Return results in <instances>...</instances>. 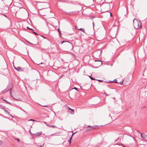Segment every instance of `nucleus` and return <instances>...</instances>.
Masks as SVG:
<instances>
[{
	"instance_id": "obj_22",
	"label": "nucleus",
	"mask_w": 147,
	"mask_h": 147,
	"mask_svg": "<svg viewBox=\"0 0 147 147\" xmlns=\"http://www.w3.org/2000/svg\"><path fill=\"white\" fill-rule=\"evenodd\" d=\"M90 78L92 80H95V79H94L93 78H92V77H91V76H90Z\"/></svg>"
},
{
	"instance_id": "obj_30",
	"label": "nucleus",
	"mask_w": 147,
	"mask_h": 147,
	"mask_svg": "<svg viewBox=\"0 0 147 147\" xmlns=\"http://www.w3.org/2000/svg\"><path fill=\"white\" fill-rule=\"evenodd\" d=\"M34 32L35 34H36V35H37V33L35 32Z\"/></svg>"
},
{
	"instance_id": "obj_14",
	"label": "nucleus",
	"mask_w": 147,
	"mask_h": 147,
	"mask_svg": "<svg viewBox=\"0 0 147 147\" xmlns=\"http://www.w3.org/2000/svg\"><path fill=\"white\" fill-rule=\"evenodd\" d=\"M79 30H80L82 31L83 32H84V29H82V28H80L79 29Z\"/></svg>"
},
{
	"instance_id": "obj_24",
	"label": "nucleus",
	"mask_w": 147,
	"mask_h": 147,
	"mask_svg": "<svg viewBox=\"0 0 147 147\" xmlns=\"http://www.w3.org/2000/svg\"><path fill=\"white\" fill-rule=\"evenodd\" d=\"M27 28L28 29H30V30H33L32 29H30V28H29L28 27H27Z\"/></svg>"
},
{
	"instance_id": "obj_17",
	"label": "nucleus",
	"mask_w": 147,
	"mask_h": 147,
	"mask_svg": "<svg viewBox=\"0 0 147 147\" xmlns=\"http://www.w3.org/2000/svg\"><path fill=\"white\" fill-rule=\"evenodd\" d=\"M75 28L76 29L78 30H79V29H80V28H79L78 27V26H75Z\"/></svg>"
},
{
	"instance_id": "obj_4",
	"label": "nucleus",
	"mask_w": 147,
	"mask_h": 147,
	"mask_svg": "<svg viewBox=\"0 0 147 147\" xmlns=\"http://www.w3.org/2000/svg\"><path fill=\"white\" fill-rule=\"evenodd\" d=\"M61 44L64 47L67 48H68L69 47L71 46V43L67 41H63Z\"/></svg>"
},
{
	"instance_id": "obj_8",
	"label": "nucleus",
	"mask_w": 147,
	"mask_h": 147,
	"mask_svg": "<svg viewBox=\"0 0 147 147\" xmlns=\"http://www.w3.org/2000/svg\"><path fill=\"white\" fill-rule=\"evenodd\" d=\"M68 108L69 110V112H70V113L71 114H74V110L71 109L69 107Z\"/></svg>"
},
{
	"instance_id": "obj_15",
	"label": "nucleus",
	"mask_w": 147,
	"mask_h": 147,
	"mask_svg": "<svg viewBox=\"0 0 147 147\" xmlns=\"http://www.w3.org/2000/svg\"><path fill=\"white\" fill-rule=\"evenodd\" d=\"M112 82H113V83H117V80H116V79H115L114 80V81Z\"/></svg>"
},
{
	"instance_id": "obj_23",
	"label": "nucleus",
	"mask_w": 147,
	"mask_h": 147,
	"mask_svg": "<svg viewBox=\"0 0 147 147\" xmlns=\"http://www.w3.org/2000/svg\"><path fill=\"white\" fill-rule=\"evenodd\" d=\"M88 127H92V128H94H94L93 127H92V126H88Z\"/></svg>"
},
{
	"instance_id": "obj_21",
	"label": "nucleus",
	"mask_w": 147,
	"mask_h": 147,
	"mask_svg": "<svg viewBox=\"0 0 147 147\" xmlns=\"http://www.w3.org/2000/svg\"><path fill=\"white\" fill-rule=\"evenodd\" d=\"M15 139L16 140H17V141H18V142H20V140L19 139H18V138H17V139L15 138Z\"/></svg>"
},
{
	"instance_id": "obj_6",
	"label": "nucleus",
	"mask_w": 147,
	"mask_h": 147,
	"mask_svg": "<svg viewBox=\"0 0 147 147\" xmlns=\"http://www.w3.org/2000/svg\"><path fill=\"white\" fill-rule=\"evenodd\" d=\"M45 5V4L44 3H42L40 4V9H45V6H43Z\"/></svg>"
},
{
	"instance_id": "obj_13",
	"label": "nucleus",
	"mask_w": 147,
	"mask_h": 147,
	"mask_svg": "<svg viewBox=\"0 0 147 147\" xmlns=\"http://www.w3.org/2000/svg\"><path fill=\"white\" fill-rule=\"evenodd\" d=\"M76 133H76H74V134H72V136H71V138H70V140H69V144H71V138H72V137L73 136V135H74V134H75Z\"/></svg>"
},
{
	"instance_id": "obj_11",
	"label": "nucleus",
	"mask_w": 147,
	"mask_h": 147,
	"mask_svg": "<svg viewBox=\"0 0 147 147\" xmlns=\"http://www.w3.org/2000/svg\"><path fill=\"white\" fill-rule=\"evenodd\" d=\"M141 137L143 138L144 139H145L147 137V135L145 134H141Z\"/></svg>"
},
{
	"instance_id": "obj_28",
	"label": "nucleus",
	"mask_w": 147,
	"mask_h": 147,
	"mask_svg": "<svg viewBox=\"0 0 147 147\" xmlns=\"http://www.w3.org/2000/svg\"><path fill=\"white\" fill-rule=\"evenodd\" d=\"M110 16L111 17L112 16V13H110Z\"/></svg>"
},
{
	"instance_id": "obj_5",
	"label": "nucleus",
	"mask_w": 147,
	"mask_h": 147,
	"mask_svg": "<svg viewBox=\"0 0 147 147\" xmlns=\"http://www.w3.org/2000/svg\"><path fill=\"white\" fill-rule=\"evenodd\" d=\"M80 50V47L78 46L75 47L74 48V51L75 52H79Z\"/></svg>"
},
{
	"instance_id": "obj_7",
	"label": "nucleus",
	"mask_w": 147,
	"mask_h": 147,
	"mask_svg": "<svg viewBox=\"0 0 147 147\" xmlns=\"http://www.w3.org/2000/svg\"><path fill=\"white\" fill-rule=\"evenodd\" d=\"M15 69L19 71H22L23 70V69L20 67H18L17 68H15Z\"/></svg>"
},
{
	"instance_id": "obj_10",
	"label": "nucleus",
	"mask_w": 147,
	"mask_h": 147,
	"mask_svg": "<svg viewBox=\"0 0 147 147\" xmlns=\"http://www.w3.org/2000/svg\"><path fill=\"white\" fill-rule=\"evenodd\" d=\"M41 132H37L36 133L34 134V135L36 136H39L41 134Z\"/></svg>"
},
{
	"instance_id": "obj_3",
	"label": "nucleus",
	"mask_w": 147,
	"mask_h": 147,
	"mask_svg": "<svg viewBox=\"0 0 147 147\" xmlns=\"http://www.w3.org/2000/svg\"><path fill=\"white\" fill-rule=\"evenodd\" d=\"M10 94L11 96L14 99L16 100H19L20 98L18 97V94L16 93L14 91L11 92Z\"/></svg>"
},
{
	"instance_id": "obj_12",
	"label": "nucleus",
	"mask_w": 147,
	"mask_h": 147,
	"mask_svg": "<svg viewBox=\"0 0 147 147\" xmlns=\"http://www.w3.org/2000/svg\"><path fill=\"white\" fill-rule=\"evenodd\" d=\"M48 126L49 127H52L53 128H56V126L55 125H48Z\"/></svg>"
},
{
	"instance_id": "obj_29",
	"label": "nucleus",
	"mask_w": 147,
	"mask_h": 147,
	"mask_svg": "<svg viewBox=\"0 0 147 147\" xmlns=\"http://www.w3.org/2000/svg\"><path fill=\"white\" fill-rule=\"evenodd\" d=\"M4 100V101H6L7 103H9V102H7V100Z\"/></svg>"
},
{
	"instance_id": "obj_27",
	"label": "nucleus",
	"mask_w": 147,
	"mask_h": 147,
	"mask_svg": "<svg viewBox=\"0 0 147 147\" xmlns=\"http://www.w3.org/2000/svg\"><path fill=\"white\" fill-rule=\"evenodd\" d=\"M73 89H76V90H77V88H76L75 87L74 88H73Z\"/></svg>"
},
{
	"instance_id": "obj_31",
	"label": "nucleus",
	"mask_w": 147,
	"mask_h": 147,
	"mask_svg": "<svg viewBox=\"0 0 147 147\" xmlns=\"http://www.w3.org/2000/svg\"><path fill=\"white\" fill-rule=\"evenodd\" d=\"M14 4H15V5H16V3H15Z\"/></svg>"
},
{
	"instance_id": "obj_16",
	"label": "nucleus",
	"mask_w": 147,
	"mask_h": 147,
	"mask_svg": "<svg viewBox=\"0 0 147 147\" xmlns=\"http://www.w3.org/2000/svg\"><path fill=\"white\" fill-rule=\"evenodd\" d=\"M99 64V65H100L102 64V62L101 61H98Z\"/></svg>"
},
{
	"instance_id": "obj_20",
	"label": "nucleus",
	"mask_w": 147,
	"mask_h": 147,
	"mask_svg": "<svg viewBox=\"0 0 147 147\" xmlns=\"http://www.w3.org/2000/svg\"><path fill=\"white\" fill-rule=\"evenodd\" d=\"M58 32H59V34H60V33H61V31H60L59 28L58 29Z\"/></svg>"
},
{
	"instance_id": "obj_26",
	"label": "nucleus",
	"mask_w": 147,
	"mask_h": 147,
	"mask_svg": "<svg viewBox=\"0 0 147 147\" xmlns=\"http://www.w3.org/2000/svg\"><path fill=\"white\" fill-rule=\"evenodd\" d=\"M41 13L42 16H45V15L44 14L42 13V12H41Z\"/></svg>"
},
{
	"instance_id": "obj_19",
	"label": "nucleus",
	"mask_w": 147,
	"mask_h": 147,
	"mask_svg": "<svg viewBox=\"0 0 147 147\" xmlns=\"http://www.w3.org/2000/svg\"><path fill=\"white\" fill-rule=\"evenodd\" d=\"M3 144L2 141L0 140V146H1Z\"/></svg>"
},
{
	"instance_id": "obj_1",
	"label": "nucleus",
	"mask_w": 147,
	"mask_h": 147,
	"mask_svg": "<svg viewBox=\"0 0 147 147\" xmlns=\"http://www.w3.org/2000/svg\"><path fill=\"white\" fill-rule=\"evenodd\" d=\"M133 25L136 29H138L141 27V23L137 19H134L133 21Z\"/></svg>"
},
{
	"instance_id": "obj_2",
	"label": "nucleus",
	"mask_w": 147,
	"mask_h": 147,
	"mask_svg": "<svg viewBox=\"0 0 147 147\" xmlns=\"http://www.w3.org/2000/svg\"><path fill=\"white\" fill-rule=\"evenodd\" d=\"M102 8L105 10L107 11L111 9L109 4L107 3H103L101 5Z\"/></svg>"
},
{
	"instance_id": "obj_25",
	"label": "nucleus",
	"mask_w": 147,
	"mask_h": 147,
	"mask_svg": "<svg viewBox=\"0 0 147 147\" xmlns=\"http://www.w3.org/2000/svg\"><path fill=\"white\" fill-rule=\"evenodd\" d=\"M98 81L99 82H102V80H98Z\"/></svg>"
},
{
	"instance_id": "obj_18",
	"label": "nucleus",
	"mask_w": 147,
	"mask_h": 147,
	"mask_svg": "<svg viewBox=\"0 0 147 147\" xmlns=\"http://www.w3.org/2000/svg\"><path fill=\"white\" fill-rule=\"evenodd\" d=\"M29 121H36V120H34L33 119H29Z\"/></svg>"
},
{
	"instance_id": "obj_9",
	"label": "nucleus",
	"mask_w": 147,
	"mask_h": 147,
	"mask_svg": "<svg viewBox=\"0 0 147 147\" xmlns=\"http://www.w3.org/2000/svg\"><path fill=\"white\" fill-rule=\"evenodd\" d=\"M40 144L39 145V146L41 147H42V146H44V144L45 142L44 141H40Z\"/></svg>"
}]
</instances>
